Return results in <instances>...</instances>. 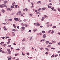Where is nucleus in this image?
Instances as JSON below:
<instances>
[{"label": "nucleus", "mask_w": 60, "mask_h": 60, "mask_svg": "<svg viewBox=\"0 0 60 60\" xmlns=\"http://www.w3.org/2000/svg\"><path fill=\"white\" fill-rule=\"evenodd\" d=\"M22 54L23 55V56H24L25 55V54H24V53H23V52H22Z\"/></svg>", "instance_id": "nucleus-62"}, {"label": "nucleus", "mask_w": 60, "mask_h": 60, "mask_svg": "<svg viewBox=\"0 0 60 60\" xmlns=\"http://www.w3.org/2000/svg\"><path fill=\"white\" fill-rule=\"evenodd\" d=\"M22 49H25L24 47H23V48H22Z\"/></svg>", "instance_id": "nucleus-64"}, {"label": "nucleus", "mask_w": 60, "mask_h": 60, "mask_svg": "<svg viewBox=\"0 0 60 60\" xmlns=\"http://www.w3.org/2000/svg\"><path fill=\"white\" fill-rule=\"evenodd\" d=\"M56 28V26H53V28Z\"/></svg>", "instance_id": "nucleus-38"}, {"label": "nucleus", "mask_w": 60, "mask_h": 60, "mask_svg": "<svg viewBox=\"0 0 60 60\" xmlns=\"http://www.w3.org/2000/svg\"><path fill=\"white\" fill-rule=\"evenodd\" d=\"M41 8H40L38 10V11H41Z\"/></svg>", "instance_id": "nucleus-13"}, {"label": "nucleus", "mask_w": 60, "mask_h": 60, "mask_svg": "<svg viewBox=\"0 0 60 60\" xmlns=\"http://www.w3.org/2000/svg\"><path fill=\"white\" fill-rule=\"evenodd\" d=\"M29 16H32L33 14H30L29 15Z\"/></svg>", "instance_id": "nucleus-17"}, {"label": "nucleus", "mask_w": 60, "mask_h": 60, "mask_svg": "<svg viewBox=\"0 0 60 60\" xmlns=\"http://www.w3.org/2000/svg\"><path fill=\"white\" fill-rule=\"evenodd\" d=\"M7 51H8H8H10V49H7Z\"/></svg>", "instance_id": "nucleus-24"}, {"label": "nucleus", "mask_w": 60, "mask_h": 60, "mask_svg": "<svg viewBox=\"0 0 60 60\" xmlns=\"http://www.w3.org/2000/svg\"><path fill=\"white\" fill-rule=\"evenodd\" d=\"M41 3V1H39L38 2V4H39V3Z\"/></svg>", "instance_id": "nucleus-46"}, {"label": "nucleus", "mask_w": 60, "mask_h": 60, "mask_svg": "<svg viewBox=\"0 0 60 60\" xmlns=\"http://www.w3.org/2000/svg\"><path fill=\"white\" fill-rule=\"evenodd\" d=\"M45 49H46V50H47V51H49V49L47 48H45Z\"/></svg>", "instance_id": "nucleus-5"}, {"label": "nucleus", "mask_w": 60, "mask_h": 60, "mask_svg": "<svg viewBox=\"0 0 60 60\" xmlns=\"http://www.w3.org/2000/svg\"><path fill=\"white\" fill-rule=\"evenodd\" d=\"M33 39V37H31V38H30V40H32V39Z\"/></svg>", "instance_id": "nucleus-37"}, {"label": "nucleus", "mask_w": 60, "mask_h": 60, "mask_svg": "<svg viewBox=\"0 0 60 60\" xmlns=\"http://www.w3.org/2000/svg\"><path fill=\"white\" fill-rule=\"evenodd\" d=\"M47 9V8H43L42 9V10H43H43H45V9Z\"/></svg>", "instance_id": "nucleus-7"}, {"label": "nucleus", "mask_w": 60, "mask_h": 60, "mask_svg": "<svg viewBox=\"0 0 60 60\" xmlns=\"http://www.w3.org/2000/svg\"><path fill=\"white\" fill-rule=\"evenodd\" d=\"M0 7H1V8H3L4 6H3L2 5H0Z\"/></svg>", "instance_id": "nucleus-31"}, {"label": "nucleus", "mask_w": 60, "mask_h": 60, "mask_svg": "<svg viewBox=\"0 0 60 60\" xmlns=\"http://www.w3.org/2000/svg\"><path fill=\"white\" fill-rule=\"evenodd\" d=\"M19 14L21 16H23V15L21 14V13L20 14Z\"/></svg>", "instance_id": "nucleus-18"}, {"label": "nucleus", "mask_w": 60, "mask_h": 60, "mask_svg": "<svg viewBox=\"0 0 60 60\" xmlns=\"http://www.w3.org/2000/svg\"><path fill=\"white\" fill-rule=\"evenodd\" d=\"M11 8H14V7L13 6H12L11 5Z\"/></svg>", "instance_id": "nucleus-22"}, {"label": "nucleus", "mask_w": 60, "mask_h": 60, "mask_svg": "<svg viewBox=\"0 0 60 60\" xmlns=\"http://www.w3.org/2000/svg\"><path fill=\"white\" fill-rule=\"evenodd\" d=\"M2 5H4V7H7V6H6V5L4 4H2Z\"/></svg>", "instance_id": "nucleus-4"}, {"label": "nucleus", "mask_w": 60, "mask_h": 60, "mask_svg": "<svg viewBox=\"0 0 60 60\" xmlns=\"http://www.w3.org/2000/svg\"><path fill=\"white\" fill-rule=\"evenodd\" d=\"M8 53L9 55L10 54H11V51H9L8 52Z\"/></svg>", "instance_id": "nucleus-3"}, {"label": "nucleus", "mask_w": 60, "mask_h": 60, "mask_svg": "<svg viewBox=\"0 0 60 60\" xmlns=\"http://www.w3.org/2000/svg\"><path fill=\"white\" fill-rule=\"evenodd\" d=\"M14 19L16 21H19V19L18 18H14Z\"/></svg>", "instance_id": "nucleus-1"}, {"label": "nucleus", "mask_w": 60, "mask_h": 60, "mask_svg": "<svg viewBox=\"0 0 60 60\" xmlns=\"http://www.w3.org/2000/svg\"><path fill=\"white\" fill-rule=\"evenodd\" d=\"M7 2V1H4V4H6Z\"/></svg>", "instance_id": "nucleus-10"}, {"label": "nucleus", "mask_w": 60, "mask_h": 60, "mask_svg": "<svg viewBox=\"0 0 60 60\" xmlns=\"http://www.w3.org/2000/svg\"><path fill=\"white\" fill-rule=\"evenodd\" d=\"M49 43V42L48 41H46L45 42V43H46V44H48V43Z\"/></svg>", "instance_id": "nucleus-19"}, {"label": "nucleus", "mask_w": 60, "mask_h": 60, "mask_svg": "<svg viewBox=\"0 0 60 60\" xmlns=\"http://www.w3.org/2000/svg\"><path fill=\"white\" fill-rule=\"evenodd\" d=\"M2 12H3V13H4V12H5V11L3 9L1 11Z\"/></svg>", "instance_id": "nucleus-9"}, {"label": "nucleus", "mask_w": 60, "mask_h": 60, "mask_svg": "<svg viewBox=\"0 0 60 60\" xmlns=\"http://www.w3.org/2000/svg\"><path fill=\"white\" fill-rule=\"evenodd\" d=\"M51 49H55L54 48H51Z\"/></svg>", "instance_id": "nucleus-35"}, {"label": "nucleus", "mask_w": 60, "mask_h": 60, "mask_svg": "<svg viewBox=\"0 0 60 60\" xmlns=\"http://www.w3.org/2000/svg\"><path fill=\"white\" fill-rule=\"evenodd\" d=\"M43 36V38H46V35L44 34Z\"/></svg>", "instance_id": "nucleus-2"}, {"label": "nucleus", "mask_w": 60, "mask_h": 60, "mask_svg": "<svg viewBox=\"0 0 60 60\" xmlns=\"http://www.w3.org/2000/svg\"><path fill=\"white\" fill-rule=\"evenodd\" d=\"M37 29H35L34 30V32H35L36 31H37Z\"/></svg>", "instance_id": "nucleus-12"}, {"label": "nucleus", "mask_w": 60, "mask_h": 60, "mask_svg": "<svg viewBox=\"0 0 60 60\" xmlns=\"http://www.w3.org/2000/svg\"><path fill=\"white\" fill-rule=\"evenodd\" d=\"M22 29H23V30H24V29H25V27H22Z\"/></svg>", "instance_id": "nucleus-14"}, {"label": "nucleus", "mask_w": 60, "mask_h": 60, "mask_svg": "<svg viewBox=\"0 0 60 60\" xmlns=\"http://www.w3.org/2000/svg\"><path fill=\"white\" fill-rule=\"evenodd\" d=\"M49 2H50V3L51 2V0H50L49 1Z\"/></svg>", "instance_id": "nucleus-57"}, {"label": "nucleus", "mask_w": 60, "mask_h": 60, "mask_svg": "<svg viewBox=\"0 0 60 60\" xmlns=\"http://www.w3.org/2000/svg\"><path fill=\"white\" fill-rule=\"evenodd\" d=\"M29 32L30 33H31L32 32V31L31 30H29Z\"/></svg>", "instance_id": "nucleus-42"}, {"label": "nucleus", "mask_w": 60, "mask_h": 60, "mask_svg": "<svg viewBox=\"0 0 60 60\" xmlns=\"http://www.w3.org/2000/svg\"><path fill=\"white\" fill-rule=\"evenodd\" d=\"M12 34L13 35V36H14V35H15V34H14V33L12 32Z\"/></svg>", "instance_id": "nucleus-11"}, {"label": "nucleus", "mask_w": 60, "mask_h": 60, "mask_svg": "<svg viewBox=\"0 0 60 60\" xmlns=\"http://www.w3.org/2000/svg\"><path fill=\"white\" fill-rule=\"evenodd\" d=\"M58 56V55L57 54L56 55H55V57H56V56Z\"/></svg>", "instance_id": "nucleus-39"}, {"label": "nucleus", "mask_w": 60, "mask_h": 60, "mask_svg": "<svg viewBox=\"0 0 60 60\" xmlns=\"http://www.w3.org/2000/svg\"><path fill=\"white\" fill-rule=\"evenodd\" d=\"M48 8H51V7H52L51 6L49 5L48 6Z\"/></svg>", "instance_id": "nucleus-6"}, {"label": "nucleus", "mask_w": 60, "mask_h": 60, "mask_svg": "<svg viewBox=\"0 0 60 60\" xmlns=\"http://www.w3.org/2000/svg\"><path fill=\"white\" fill-rule=\"evenodd\" d=\"M27 55H29V53H27Z\"/></svg>", "instance_id": "nucleus-47"}, {"label": "nucleus", "mask_w": 60, "mask_h": 60, "mask_svg": "<svg viewBox=\"0 0 60 60\" xmlns=\"http://www.w3.org/2000/svg\"><path fill=\"white\" fill-rule=\"evenodd\" d=\"M11 45H8V47H11Z\"/></svg>", "instance_id": "nucleus-52"}, {"label": "nucleus", "mask_w": 60, "mask_h": 60, "mask_svg": "<svg viewBox=\"0 0 60 60\" xmlns=\"http://www.w3.org/2000/svg\"><path fill=\"white\" fill-rule=\"evenodd\" d=\"M13 44L14 45H16V44L15 43H14Z\"/></svg>", "instance_id": "nucleus-61"}, {"label": "nucleus", "mask_w": 60, "mask_h": 60, "mask_svg": "<svg viewBox=\"0 0 60 60\" xmlns=\"http://www.w3.org/2000/svg\"><path fill=\"white\" fill-rule=\"evenodd\" d=\"M4 43V42H1L0 43L1 44H3Z\"/></svg>", "instance_id": "nucleus-28"}, {"label": "nucleus", "mask_w": 60, "mask_h": 60, "mask_svg": "<svg viewBox=\"0 0 60 60\" xmlns=\"http://www.w3.org/2000/svg\"><path fill=\"white\" fill-rule=\"evenodd\" d=\"M53 11H56V10L55 9H54Z\"/></svg>", "instance_id": "nucleus-32"}, {"label": "nucleus", "mask_w": 60, "mask_h": 60, "mask_svg": "<svg viewBox=\"0 0 60 60\" xmlns=\"http://www.w3.org/2000/svg\"><path fill=\"white\" fill-rule=\"evenodd\" d=\"M51 32V30H50L48 32V33H49V34L50 33V32Z\"/></svg>", "instance_id": "nucleus-43"}, {"label": "nucleus", "mask_w": 60, "mask_h": 60, "mask_svg": "<svg viewBox=\"0 0 60 60\" xmlns=\"http://www.w3.org/2000/svg\"><path fill=\"white\" fill-rule=\"evenodd\" d=\"M51 9L52 10H53V9H54V7H53L52 8H51Z\"/></svg>", "instance_id": "nucleus-27"}, {"label": "nucleus", "mask_w": 60, "mask_h": 60, "mask_svg": "<svg viewBox=\"0 0 60 60\" xmlns=\"http://www.w3.org/2000/svg\"><path fill=\"white\" fill-rule=\"evenodd\" d=\"M35 12H38L37 11V10H35Z\"/></svg>", "instance_id": "nucleus-56"}, {"label": "nucleus", "mask_w": 60, "mask_h": 60, "mask_svg": "<svg viewBox=\"0 0 60 60\" xmlns=\"http://www.w3.org/2000/svg\"><path fill=\"white\" fill-rule=\"evenodd\" d=\"M9 20H10V21H12V19H10Z\"/></svg>", "instance_id": "nucleus-30"}, {"label": "nucleus", "mask_w": 60, "mask_h": 60, "mask_svg": "<svg viewBox=\"0 0 60 60\" xmlns=\"http://www.w3.org/2000/svg\"><path fill=\"white\" fill-rule=\"evenodd\" d=\"M4 30H5V31H6L7 30V29L6 28H5V29H4Z\"/></svg>", "instance_id": "nucleus-26"}, {"label": "nucleus", "mask_w": 60, "mask_h": 60, "mask_svg": "<svg viewBox=\"0 0 60 60\" xmlns=\"http://www.w3.org/2000/svg\"><path fill=\"white\" fill-rule=\"evenodd\" d=\"M49 5H52V3H50L49 4Z\"/></svg>", "instance_id": "nucleus-33"}, {"label": "nucleus", "mask_w": 60, "mask_h": 60, "mask_svg": "<svg viewBox=\"0 0 60 60\" xmlns=\"http://www.w3.org/2000/svg\"><path fill=\"white\" fill-rule=\"evenodd\" d=\"M47 26H48V27H49V25H47Z\"/></svg>", "instance_id": "nucleus-54"}, {"label": "nucleus", "mask_w": 60, "mask_h": 60, "mask_svg": "<svg viewBox=\"0 0 60 60\" xmlns=\"http://www.w3.org/2000/svg\"><path fill=\"white\" fill-rule=\"evenodd\" d=\"M17 28H18V29H19V26H17Z\"/></svg>", "instance_id": "nucleus-45"}, {"label": "nucleus", "mask_w": 60, "mask_h": 60, "mask_svg": "<svg viewBox=\"0 0 60 60\" xmlns=\"http://www.w3.org/2000/svg\"><path fill=\"white\" fill-rule=\"evenodd\" d=\"M3 46H6V44H4L3 45Z\"/></svg>", "instance_id": "nucleus-60"}, {"label": "nucleus", "mask_w": 60, "mask_h": 60, "mask_svg": "<svg viewBox=\"0 0 60 60\" xmlns=\"http://www.w3.org/2000/svg\"><path fill=\"white\" fill-rule=\"evenodd\" d=\"M2 24H3V25H5L6 23H2Z\"/></svg>", "instance_id": "nucleus-49"}, {"label": "nucleus", "mask_w": 60, "mask_h": 60, "mask_svg": "<svg viewBox=\"0 0 60 60\" xmlns=\"http://www.w3.org/2000/svg\"><path fill=\"white\" fill-rule=\"evenodd\" d=\"M37 25H38V26H40V24L39 23H38L37 24Z\"/></svg>", "instance_id": "nucleus-59"}, {"label": "nucleus", "mask_w": 60, "mask_h": 60, "mask_svg": "<svg viewBox=\"0 0 60 60\" xmlns=\"http://www.w3.org/2000/svg\"><path fill=\"white\" fill-rule=\"evenodd\" d=\"M39 34L40 35H42V33H40Z\"/></svg>", "instance_id": "nucleus-53"}, {"label": "nucleus", "mask_w": 60, "mask_h": 60, "mask_svg": "<svg viewBox=\"0 0 60 60\" xmlns=\"http://www.w3.org/2000/svg\"><path fill=\"white\" fill-rule=\"evenodd\" d=\"M11 49H13V48H12V47H11Z\"/></svg>", "instance_id": "nucleus-55"}, {"label": "nucleus", "mask_w": 60, "mask_h": 60, "mask_svg": "<svg viewBox=\"0 0 60 60\" xmlns=\"http://www.w3.org/2000/svg\"><path fill=\"white\" fill-rule=\"evenodd\" d=\"M53 33H54V31H52V32H51V33L52 34H53Z\"/></svg>", "instance_id": "nucleus-44"}, {"label": "nucleus", "mask_w": 60, "mask_h": 60, "mask_svg": "<svg viewBox=\"0 0 60 60\" xmlns=\"http://www.w3.org/2000/svg\"><path fill=\"white\" fill-rule=\"evenodd\" d=\"M41 20H42L43 21V20H44V19H43V17H42Z\"/></svg>", "instance_id": "nucleus-34"}, {"label": "nucleus", "mask_w": 60, "mask_h": 60, "mask_svg": "<svg viewBox=\"0 0 60 60\" xmlns=\"http://www.w3.org/2000/svg\"><path fill=\"white\" fill-rule=\"evenodd\" d=\"M40 27H41V28H42V27H43V26H41Z\"/></svg>", "instance_id": "nucleus-63"}, {"label": "nucleus", "mask_w": 60, "mask_h": 60, "mask_svg": "<svg viewBox=\"0 0 60 60\" xmlns=\"http://www.w3.org/2000/svg\"><path fill=\"white\" fill-rule=\"evenodd\" d=\"M12 5H13V6H14V5H14V3H12Z\"/></svg>", "instance_id": "nucleus-48"}, {"label": "nucleus", "mask_w": 60, "mask_h": 60, "mask_svg": "<svg viewBox=\"0 0 60 60\" xmlns=\"http://www.w3.org/2000/svg\"><path fill=\"white\" fill-rule=\"evenodd\" d=\"M12 58H9L8 59V60H11Z\"/></svg>", "instance_id": "nucleus-36"}, {"label": "nucleus", "mask_w": 60, "mask_h": 60, "mask_svg": "<svg viewBox=\"0 0 60 60\" xmlns=\"http://www.w3.org/2000/svg\"><path fill=\"white\" fill-rule=\"evenodd\" d=\"M31 4H32V5H33L34 4V3H33V2H32L31 3Z\"/></svg>", "instance_id": "nucleus-51"}, {"label": "nucleus", "mask_w": 60, "mask_h": 60, "mask_svg": "<svg viewBox=\"0 0 60 60\" xmlns=\"http://www.w3.org/2000/svg\"><path fill=\"white\" fill-rule=\"evenodd\" d=\"M2 53H4L5 52L4 51H2L1 52Z\"/></svg>", "instance_id": "nucleus-40"}, {"label": "nucleus", "mask_w": 60, "mask_h": 60, "mask_svg": "<svg viewBox=\"0 0 60 60\" xmlns=\"http://www.w3.org/2000/svg\"><path fill=\"white\" fill-rule=\"evenodd\" d=\"M10 41H8V42H7V44H9V43H10Z\"/></svg>", "instance_id": "nucleus-25"}, {"label": "nucleus", "mask_w": 60, "mask_h": 60, "mask_svg": "<svg viewBox=\"0 0 60 60\" xmlns=\"http://www.w3.org/2000/svg\"><path fill=\"white\" fill-rule=\"evenodd\" d=\"M8 10H9V11H11V10H12V9L11 8L10 9V8H8Z\"/></svg>", "instance_id": "nucleus-8"}, {"label": "nucleus", "mask_w": 60, "mask_h": 60, "mask_svg": "<svg viewBox=\"0 0 60 60\" xmlns=\"http://www.w3.org/2000/svg\"><path fill=\"white\" fill-rule=\"evenodd\" d=\"M52 42H53V43H55L56 42L55 41H52Z\"/></svg>", "instance_id": "nucleus-41"}, {"label": "nucleus", "mask_w": 60, "mask_h": 60, "mask_svg": "<svg viewBox=\"0 0 60 60\" xmlns=\"http://www.w3.org/2000/svg\"><path fill=\"white\" fill-rule=\"evenodd\" d=\"M15 8H17V7H18V5H16L15 6Z\"/></svg>", "instance_id": "nucleus-21"}, {"label": "nucleus", "mask_w": 60, "mask_h": 60, "mask_svg": "<svg viewBox=\"0 0 60 60\" xmlns=\"http://www.w3.org/2000/svg\"><path fill=\"white\" fill-rule=\"evenodd\" d=\"M18 12V13H19V14L21 13V12L20 11H19Z\"/></svg>", "instance_id": "nucleus-23"}, {"label": "nucleus", "mask_w": 60, "mask_h": 60, "mask_svg": "<svg viewBox=\"0 0 60 60\" xmlns=\"http://www.w3.org/2000/svg\"><path fill=\"white\" fill-rule=\"evenodd\" d=\"M43 48H40V50H41H41H42V49H43Z\"/></svg>", "instance_id": "nucleus-58"}, {"label": "nucleus", "mask_w": 60, "mask_h": 60, "mask_svg": "<svg viewBox=\"0 0 60 60\" xmlns=\"http://www.w3.org/2000/svg\"><path fill=\"white\" fill-rule=\"evenodd\" d=\"M12 31H14V32H15V29H13L12 30Z\"/></svg>", "instance_id": "nucleus-20"}, {"label": "nucleus", "mask_w": 60, "mask_h": 60, "mask_svg": "<svg viewBox=\"0 0 60 60\" xmlns=\"http://www.w3.org/2000/svg\"><path fill=\"white\" fill-rule=\"evenodd\" d=\"M28 9L27 8H25V10L26 11H27Z\"/></svg>", "instance_id": "nucleus-50"}, {"label": "nucleus", "mask_w": 60, "mask_h": 60, "mask_svg": "<svg viewBox=\"0 0 60 60\" xmlns=\"http://www.w3.org/2000/svg\"><path fill=\"white\" fill-rule=\"evenodd\" d=\"M25 27H27V24H25Z\"/></svg>", "instance_id": "nucleus-29"}, {"label": "nucleus", "mask_w": 60, "mask_h": 60, "mask_svg": "<svg viewBox=\"0 0 60 60\" xmlns=\"http://www.w3.org/2000/svg\"><path fill=\"white\" fill-rule=\"evenodd\" d=\"M58 10L59 11H60V9L59 8H58Z\"/></svg>", "instance_id": "nucleus-16"}, {"label": "nucleus", "mask_w": 60, "mask_h": 60, "mask_svg": "<svg viewBox=\"0 0 60 60\" xmlns=\"http://www.w3.org/2000/svg\"><path fill=\"white\" fill-rule=\"evenodd\" d=\"M42 33L44 34V33H46V32H45V31H42Z\"/></svg>", "instance_id": "nucleus-15"}]
</instances>
